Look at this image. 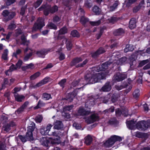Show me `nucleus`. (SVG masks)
Wrapping results in <instances>:
<instances>
[{
  "label": "nucleus",
  "mask_w": 150,
  "mask_h": 150,
  "mask_svg": "<svg viewBox=\"0 0 150 150\" xmlns=\"http://www.w3.org/2000/svg\"><path fill=\"white\" fill-rule=\"evenodd\" d=\"M99 117L96 114H93L91 115L86 120L88 124H91L99 120Z\"/></svg>",
  "instance_id": "nucleus-10"
},
{
  "label": "nucleus",
  "mask_w": 150,
  "mask_h": 150,
  "mask_svg": "<svg viewBox=\"0 0 150 150\" xmlns=\"http://www.w3.org/2000/svg\"><path fill=\"white\" fill-rule=\"evenodd\" d=\"M18 137L22 143H24L28 141V140L26 139V138L25 136H24L22 135H19Z\"/></svg>",
  "instance_id": "nucleus-60"
},
{
  "label": "nucleus",
  "mask_w": 150,
  "mask_h": 150,
  "mask_svg": "<svg viewBox=\"0 0 150 150\" xmlns=\"http://www.w3.org/2000/svg\"><path fill=\"white\" fill-rule=\"evenodd\" d=\"M106 51L104 48L100 47L95 52L91 54L92 57L93 58H95L98 57L100 54H103Z\"/></svg>",
  "instance_id": "nucleus-11"
},
{
  "label": "nucleus",
  "mask_w": 150,
  "mask_h": 150,
  "mask_svg": "<svg viewBox=\"0 0 150 150\" xmlns=\"http://www.w3.org/2000/svg\"><path fill=\"white\" fill-rule=\"evenodd\" d=\"M122 140L121 137L114 135L110 137L108 140L103 143L105 146L108 147H111L117 141H120Z\"/></svg>",
  "instance_id": "nucleus-3"
},
{
  "label": "nucleus",
  "mask_w": 150,
  "mask_h": 150,
  "mask_svg": "<svg viewBox=\"0 0 150 150\" xmlns=\"http://www.w3.org/2000/svg\"><path fill=\"white\" fill-rule=\"evenodd\" d=\"M93 12L96 15H99L100 14L101 12V10L98 6L95 5L92 8Z\"/></svg>",
  "instance_id": "nucleus-25"
},
{
  "label": "nucleus",
  "mask_w": 150,
  "mask_h": 150,
  "mask_svg": "<svg viewBox=\"0 0 150 150\" xmlns=\"http://www.w3.org/2000/svg\"><path fill=\"white\" fill-rule=\"evenodd\" d=\"M47 26L49 28L55 30H56L57 28V26L52 22L49 23Z\"/></svg>",
  "instance_id": "nucleus-40"
},
{
  "label": "nucleus",
  "mask_w": 150,
  "mask_h": 150,
  "mask_svg": "<svg viewBox=\"0 0 150 150\" xmlns=\"http://www.w3.org/2000/svg\"><path fill=\"white\" fill-rule=\"evenodd\" d=\"M73 107V105H68L65 107L63 109V112H66L70 111L72 109Z\"/></svg>",
  "instance_id": "nucleus-50"
},
{
  "label": "nucleus",
  "mask_w": 150,
  "mask_h": 150,
  "mask_svg": "<svg viewBox=\"0 0 150 150\" xmlns=\"http://www.w3.org/2000/svg\"><path fill=\"white\" fill-rule=\"evenodd\" d=\"M119 97V95L117 94H113L111 97V101L113 103L115 102L117 100Z\"/></svg>",
  "instance_id": "nucleus-37"
},
{
  "label": "nucleus",
  "mask_w": 150,
  "mask_h": 150,
  "mask_svg": "<svg viewBox=\"0 0 150 150\" xmlns=\"http://www.w3.org/2000/svg\"><path fill=\"white\" fill-rule=\"evenodd\" d=\"M106 28L105 26H103L100 28L99 33L96 35L97 39L98 40L100 38L104 32V30H106Z\"/></svg>",
  "instance_id": "nucleus-31"
},
{
  "label": "nucleus",
  "mask_w": 150,
  "mask_h": 150,
  "mask_svg": "<svg viewBox=\"0 0 150 150\" xmlns=\"http://www.w3.org/2000/svg\"><path fill=\"white\" fill-rule=\"evenodd\" d=\"M42 2V0H38L36 2L33 4V6L35 8H37L41 4Z\"/></svg>",
  "instance_id": "nucleus-59"
},
{
  "label": "nucleus",
  "mask_w": 150,
  "mask_h": 150,
  "mask_svg": "<svg viewBox=\"0 0 150 150\" xmlns=\"http://www.w3.org/2000/svg\"><path fill=\"white\" fill-rule=\"evenodd\" d=\"M135 136L139 138L147 139L148 137V134L147 133H142L140 132H136Z\"/></svg>",
  "instance_id": "nucleus-21"
},
{
  "label": "nucleus",
  "mask_w": 150,
  "mask_h": 150,
  "mask_svg": "<svg viewBox=\"0 0 150 150\" xmlns=\"http://www.w3.org/2000/svg\"><path fill=\"white\" fill-rule=\"evenodd\" d=\"M84 6L86 8H89L91 7L92 4L90 0H87L85 1Z\"/></svg>",
  "instance_id": "nucleus-46"
},
{
  "label": "nucleus",
  "mask_w": 150,
  "mask_h": 150,
  "mask_svg": "<svg viewBox=\"0 0 150 150\" xmlns=\"http://www.w3.org/2000/svg\"><path fill=\"white\" fill-rule=\"evenodd\" d=\"M16 125L15 123L13 121H11L8 123L4 124L2 127V129L5 132L7 133L11 130V127Z\"/></svg>",
  "instance_id": "nucleus-6"
},
{
  "label": "nucleus",
  "mask_w": 150,
  "mask_h": 150,
  "mask_svg": "<svg viewBox=\"0 0 150 150\" xmlns=\"http://www.w3.org/2000/svg\"><path fill=\"white\" fill-rule=\"evenodd\" d=\"M127 86H128L127 83H126L125 84L122 85L120 86L116 85L115 87L117 90L119 91V90H121L122 88H126Z\"/></svg>",
  "instance_id": "nucleus-55"
},
{
  "label": "nucleus",
  "mask_w": 150,
  "mask_h": 150,
  "mask_svg": "<svg viewBox=\"0 0 150 150\" xmlns=\"http://www.w3.org/2000/svg\"><path fill=\"white\" fill-rule=\"evenodd\" d=\"M88 60L87 59H86L82 63L79 64L77 65L76 66V67L77 68L81 67H83L84 65H86L88 62Z\"/></svg>",
  "instance_id": "nucleus-51"
},
{
  "label": "nucleus",
  "mask_w": 150,
  "mask_h": 150,
  "mask_svg": "<svg viewBox=\"0 0 150 150\" xmlns=\"http://www.w3.org/2000/svg\"><path fill=\"white\" fill-rule=\"evenodd\" d=\"M71 35L73 37L79 38L80 36V34L76 30H74L72 31L71 33Z\"/></svg>",
  "instance_id": "nucleus-35"
},
{
  "label": "nucleus",
  "mask_w": 150,
  "mask_h": 150,
  "mask_svg": "<svg viewBox=\"0 0 150 150\" xmlns=\"http://www.w3.org/2000/svg\"><path fill=\"white\" fill-rule=\"evenodd\" d=\"M105 75L100 72L95 74H88L84 76L85 80L88 83L93 84L98 82L101 79H105Z\"/></svg>",
  "instance_id": "nucleus-1"
},
{
  "label": "nucleus",
  "mask_w": 150,
  "mask_h": 150,
  "mask_svg": "<svg viewBox=\"0 0 150 150\" xmlns=\"http://www.w3.org/2000/svg\"><path fill=\"white\" fill-rule=\"evenodd\" d=\"M35 128V125L34 123L32 122L28 127L27 132L33 133V132Z\"/></svg>",
  "instance_id": "nucleus-30"
},
{
  "label": "nucleus",
  "mask_w": 150,
  "mask_h": 150,
  "mask_svg": "<svg viewBox=\"0 0 150 150\" xmlns=\"http://www.w3.org/2000/svg\"><path fill=\"white\" fill-rule=\"evenodd\" d=\"M59 140V138L54 139L52 140L51 142L48 140L45 139L42 142V144L46 147H48L50 146L51 145H52L56 144H58Z\"/></svg>",
  "instance_id": "nucleus-8"
},
{
  "label": "nucleus",
  "mask_w": 150,
  "mask_h": 150,
  "mask_svg": "<svg viewBox=\"0 0 150 150\" xmlns=\"http://www.w3.org/2000/svg\"><path fill=\"white\" fill-rule=\"evenodd\" d=\"M64 40L66 42V47L67 50L69 51L70 50L72 47V44L70 40H68L67 38H64Z\"/></svg>",
  "instance_id": "nucleus-26"
},
{
  "label": "nucleus",
  "mask_w": 150,
  "mask_h": 150,
  "mask_svg": "<svg viewBox=\"0 0 150 150\" xmlns=\"http://www.w3.org/2000/svg\"><path fill=\"white\" fill-rule=\"evenodd\" d=\"M39 11H43L44 14L45 16H47L50 13H53L58 11V7L55 5L52 7L49 5H42L38 9Z\"/></svg>",
  "instance_id": "nucleus-2"
},
{
  "label": "nucleus",
  "mask_w": 150,
  "mask_h": 150,
  "mask_svg": "<svg viewBox=\"0 0 150 150\" xmlns=\"http://www.w3.org/2000/svg\"><path fill=\"white\" fill-rule=\"evenodd\" d=\"M48 81V78H45L43 80L41 81L40 82L37 83L35 86L37 87H39L41 86L42 85L47 83Z\"/></svg>",
  "instance_id": "nucleus-34"
},
{
  "label": "nucleus",
  "mask_w": 150,
  "mask_h": 150,
  "mask_svg": "<svg viewBox=\"0 0 150 150\" xmlns=\"http://www.w3.org/2000/svg\"><path fill=\"white\" fill-rule=\"evenodd\" d=\"M101 23V20H100L96 22H90V23L92 25H100Z\"/></svg>",
  "instance_id": "nucleus-62"
},
{
  "label": "nucleus",
  "mask_w": 150,
  "mask_h": 150,
  "mask_svg": "<svg viewBox=\"0 0 150 150\" xmlns=\"http://www.w3.org/2000/svg\"><path fill=\"white\" fill-rule=\"evenodd\" d=\"M137 0H128V2L126 4V6L129 7L131 6V5L135 3Z\"/></svg>",
  "instance_id": "nucleus-57"
},
{
  "label": "nucleus",
  "mask_w": 150,
  "mask_h": 150,
  "mask_svg": "<svg viewBox=\"0 0 150 150\" xmlns=\"http://www.w3.org/2000/svg\"><path fill=\"white\" fill-rule=\"evenodd\" d=\"M16 15L15 12H10L8 16V20H11Z\"/></svg>",
  "instance_id": "nucleus-58"
},
{
  "label": "nucleus",
  "mask_w": 150,
  "mask_h": 150,
  "mask_svg": "<svg viewBox=\"0 0 150 150\" xmlns=\"http://www.w3.org/2000/svg\"><path fill=\"white\" fill-rule=\"evenodd\" d=\"M25 136L26 138V139H27L28 141H33L34 139L33 137V133L27 132L25 135Z\"/></svg>",
  "instance_id": "nucleus-33"
},
{
  "label": "nucleus",
  "mask_w": 150,
  "mask_h": 150,
  "mask_svg": "<svg viewBox=\"0 0 150 150\" xmlns=\"http://www.w3.org/2000/svg\"><path fill=\"white\" fill-rule=\"evenodd\" d=\"M136 57V55L134 54H132L129 57V59L130 61V66L133 65V62L135 60Z\"/></svg>",
  "instance_id": "nucleus-44"
},
{
  "label": "nucleus",
  "mask_w": 150,
  "mask_h": 150,
  "mask_svg": "<svg viewBox=\"0 0 150 150\" xmlns=\"http://www.w3.org/2000/svg\"><path fill=\"white\" fill-rule=\"evenodd\" d=\"M43 117L41 115H38L35 117V120L37 122L40 123L42 120Z\"/></svg>",
  "instance_id": "nucleus-54"
},
{
  "label": "nucleus",
  "mask_w": 150,
  "mask_h": 150,
  "mask_svg": "<svg viewBox=\"0 0 150 150\" xmlns=\"http://www.w3.org/2000/svg\"><path fill=\"white\" fill-rule=\"evenodd\" d=\"M150 127V120H144L138 122L136 124V128L139 130H145Z\"/></svg>",
  "instance_id": "nucleus-5"
},
{
  "label": "nucleus",
  "mask_w": 150,
  "mask_h": 150,
  "mask_svg": "<svg viewBox=\"0 0 150 150\" xmlns=\"http://www.w3.org/2000/svg\"><path fill=\"white\" fill-rule=\"evenodd\" d=\"M93 100L95 101L94 96H91L89 98V100L87 101V102L85 103V106L86 107H88V105L89 106V105L91 104L90 103H92Z\"/></svg>",
  "instance_id": "nucleus-42"
},
{
  "label": "nucleus",
  "mask_w": 150,
  "mask_h": 150,
  "mask_svg": "<svg viewBox=\"0 0 150 150\" xmlns=\"http://www.w3.org/2000/svg\"><path fill=\"white\" fill-rule=\"evenodd\" d=\"M81 81V79H79L78 80H74L71 83V85L74 87H76Z\"/></svg>",
  "instance_id": "nucleus-63"
},
{
  "label": "nucleus",
  "mask_w": 150,
  "mask_h": 150,
  "mask_svg": "<svg viewBox=\"0 0 150 150\" xmlns=\"http://www.w3.org/2000/svg\"><path fill=\"white\" fill-rule=\"evenodd\" d=\"M66 81L67 79H64L61 80L58 83V84L62 87V88H63L65 87Z\"/></svg>",
  "instance_id": "nucleus-48"
},
{
  "label": "nucleus",
  "mask_w": 150,
  "mask_h": 150,
  "mask_svg": "<svg viewBox=\"0 0 150 150\" xmlns=\"http://www.w3.org/2000/svg\"><path fill=\"white\" fill-rule=\"evenodd\" d=\"M29 103V102L28 101L25 102L22 105L16 110V112L18 114L24 111V109L27 107Z\"/></svg>",
  "instance_id": "nucleus-20"
},
{
  "label": "nucleus",
  "mask_w": 150,
  "mask_h": 150,
  "mask_svg": "<svg viewBox=\"0 0 150 150\" xmlns=\"http://www.w3.org/2000/svg\"><path fill=\"white\" fill-rule=\"evenodd\" d=\"M45 105V103H44L42 101L40 100L36 106L34 108L35 110L38 109L39 108H41L42 106H44Z\"/></svg>",
  "instance_id": "nucleus-38"
},
{
  "label": "nucleus",
  "mask_w": 150,
  "mask_h": 150,
  "mask_svg": "<svg viewBox=\"0 0 150 150\" xmlns=\"http://www.w3.org/2000/svg\"><path fill=\"white\" fill-rule=\"evenodd\" d=\"M112 63L108 61L106 62L100 66L101 71H104L105 70L108 69L109 66Z\"/></svg>",
  "instance_id": "nucleus-22"
},
{
  "label": "nucleus",
  "mask_w": 150,
  "mask_h": 150,
  "mask_svg": "<svg viewBox=\"0 0 150 150\" xmlns=\"http://www.w3.org/2000/svg\"><path fill=\"white\" fill-rule=\"evenodd\" d=\"M78 92L77 89H76L72 92L69 93L67 95V100L71 102L75 96L77 95Z\"/></svg>",
  "instance_id": "nucleus-12"
},
{
  "label": "nucleus",
  "mask_w": 150,
  "mask_h": 150,
  "mask_svg": "<svg viewBox=\"0 0 150 150\" xmlns=\"http://www.w3.org/2000/svg\"><path fill=\"white\" fill-rule=\"evenodd\" d=\"M54 129L57 130L62 129L63 128V125L61 121L57 120L54 124Z\"/></svg>",
  "instance_id": "nucleus-16"
},
{
  "label": "nucleus",
  "mask_w": 150,
  "mask_h": 150,
  "mask_svg": "<svg viewBox=\"0 0 150 150\" xmlns=\"http://www.w3.org/2000/svg\"><path fill=\"white\" fill-rule=\"evenodd\" d=\"M126 124L127 127L129 129H134L136 127V122L133 120L127 121Z\"/></svg>",
  "instance_id": "nucleus-15"
},
{
  "label": "nucleus",
  "mask_w": 150,
  "mask_h": 150,
  "mask_svg": "<svg viewBox=\"0 0 150 150\" xmlns=\"http://www.w3.org/2000/svg\"><path fill=\"white\" fill-rule=\"evenodd\" d=\"M21 44L24 45H26L27 46H28L29 44L30 43V41L29 40H27L25 36L23 35L21 36Z\"/></svg>",
  "instance_id": "nucleus-18"
},
{
  "label": "nucleus",
  "mask_w": 150,
  "mask_h": 150,
  "mask_svg": "<svg viewBox=\"0 0 150 150\" xmlns=\"http://www.w3.org/2000/svg\"><path fill=\"white\" fill-rule=\"evenodd\" d=\"M47 52V51L46 50L43 49L40 51H37L36 52V54L39 57L44 58Z\"/></svg>",
  "instance_id": "nucleus-19"
},
{
  "label": "nucleus",
  "mask_w": 150,
  "mask_h": 150,
  "mask_svg": "<svg viewBox=\"0 0 150 150\" xmlns=\"http://www.w3.org/2000/svg\"><path fill=\"white\" fill-rule=\"evenodd\" d=\"M42 97L45 98L46 100H48L50 98H51V95L46 93H45L42 94Z\"/></svg>",
  "instance_id": "nucleus-61"
},
{
  "label": "nucleus",
  "mask_w": 150,
  "mask_h": 150,
  "mask_svg": "<svg viewBox=\"0 0 150 150\" xmlns=\"http://www.w3.org/2000/svg\"><path fill=\"white\" fill-rule=\"evenodd\" d=\"M149 62V60L148 59H147L145 60H144L140 62L138 66L139 67H141L143 66L145 64L148 63Z\"/></svg>",
  "instance_id": "nucleus-53"
},
{
  "label": "nucleus",
  "mask_w": 150,
  "mask_h": 150,
  "mask_svg": "<svg viewBox=\"0 0 150 150\" xmlns=\"http://www.w3.org/2000/svg\"><path fill=\"white\" fill-rule=\"evenodd\" d=\"M80 21L83 25H84L88 21V20L87 18H86L84 16H82L81 17Z\"/></svg>",
  "instance_id": "nucleus-49"
},
{
  "label": "nucleus",
  "mask_w": 150,
  "mask_h": 150,
  "mask_svg": "<svg viewBox=\"0 0 150 150\" xmlns=\"http://www.w3.org/2000/svg\"><path fill=\"white\" fill-rule=\"evenodd\" d=\"M136 20L134 18H131L129 21V27L131 29L134 28L136 26Z\"/></svg>",
  "instance_id": "nucleus-23"
},
{
  "label": "nucleus",
  "mask_w": 150,
  "mask_h": 150,
  "mask_svg": "<svg viewBox=\"0 0 150 150\" xmlns=\"http://www.w3.org/2000/svg\"><path fill=\"white\" fill-rule=\"evenodd\" d=\"M108 123L110 125H116L118 124V121L115 117H112L109 120Z\"/></svg>",
  "instance_id": "nucleus-27"
},
{
  "label": "nucleus",
  "mask_w": 150,
  "mask_h": 150,
  "mask_svg": "<svg viewBox=\"0 0 150 150\" xmlns=\"http://www.w3.org/2000/svg\"><path fill=\"white\" fill-rule=\"evenodd\" d=\"M126 74L120 72L116 73L114 76V80L115 81H121L127 78Z\"/></svg>",
  "instance_id": "nucleus-9"
},
{
  "label": "nucleus",
  "mask_w": 150,
  "mask_h": 150,
  "mask_svg": "<svg viewBox=\"0 0 150 150\" xmlns=\"http://www.w3.org/2000/svg\"><path fill=\"white\" fill-rule=\"evenodd\" d=\"M100 69L101 67L100 66L93 67L91 68V73H89V74H97L96 73L97 72H98L101 71Z\"/></svg>",
  "instance_id": "nucleus-24"
},
{
  "label": "nucleus",
  "mask_w": 150,
  "mask_h": 150,
  "mask_svg": "<svg viewBox=\"0 0 150 150\" xmlns=\"http://www.w3.org/2000/svg\"><path fill=\"white\" fill-rule=\"evenodd\" d=\"M8 50L7 49L5 50L2 55V58L5 60H6L8 59Z\"/></svg>",
  "instance_id": "nucleus-41"
},
{
  "label": "nucleus",
  "mask_w": 150,
  "mask_h": 150,
  "mask_svg": "<svg viewBox=\"0 0 150 150\" xmlns=\"http://www.w3.org/2000/svg\"><path fill=\"white\" fill-rule=\"evenodd\" d=\"M67 33V29L65 26H64L59 30V34L64 35Z\"/></svg>",
  "instance_id": "nucleus-45"
},
{
  "label": "nucleus",
  "mask_w": 150,
  "mask_h": 150,
  "mask_svg": "<svg viewBox=\"0 0 150 150\" xmlns=\"http://www.w3.org/2000/svg\"><path fill=\"white\" fill-rule=\"evenodd\" d=\"M83 60V59L81 57H76L73 58L71 62L70 63V65L71 67H73L75 65L79 63Z\"/></svg>",
  "instance_id": "nucleus-17"
},
{
  "label": "nucleus",
  "mask_w": 150,
  "mask_h": 150,
  "mask_svg": "<svg viewBox=\"0 0 150 150\" xmlns=\"http://www.w3.org/2000/svg\"><path fill=\"white\" fill-rule=\"evenodd\" d=\"M23 32L20 28H19L15 30V36L17 37L20 35L22 34Z\"/></svg>",
  "instance_id": "nucleus-56"
},
{
  "label": "nucleus",
  "mask_w": 150,
  "mask_h": 150,
  "mask_svg": "<svg viewBox=\"0 0 150 150\" xmlns=\"http://www.w3.org/2000/svg\"><path fill=\"white\" fill-rule=\"evenodd\" d=\"M40 133L42 135H50L47 130H46L45 128H41L40 130Z\"/></svg>",
  "instance_id": "nucleus-52"
},
{
  "label": "nucleus",
  "mask_w": 150,
  "mask_h": 150,
  "mask_svg": "<svg viewBox=\"0 0 150 150\" xmlns=\"http://www.w3.org/2000/svg\"><path fill=\"white\" fill-rule=\"evenodd\" d=\"M91 112L90 111L86 110L83 108H79L78 110V112L76 114L77 116H85L87 115L90 114Z\"/></svg>",
  "instance_id": "nucleus-13"
},
{
  "label": "nucleus",
  "mask_w": 150,
  "mask_h": 150,
  "mask_svg": "<svg viewBox=\"0 0 150 150\" xmlns=\"http://www.w3.org/2000/svg\"><path fill=\"white\" fill-rule=\"evenodd\" d=\"M124 33V30L122 28H120L115 31L113 34L115 36L120 35Z\"/></svg>",
  "instance_id": "nucleus-32"
},
{
  "label": "nucleus",
  "mask_w": 150,
  "mask_h": 150,
  "mask_svg": "<svg viewBox=\"0 0 150 150\" xmlns=\"http://www.w3.org/2000/svg\"><path fill=\"white\" fill-rule=\"evenodd\" d=\"M133 96L135 99L138 98L140 96L139 90L138 89H135L133 93Z\"/></svg>",
  "instance_id": "nucleus-39"
},
{
  "label": "nucleus",
  "mask_w": 150,
  "mask_h": 150,
  "mask_svg": "<svg viewBox=\"0 0 150 150\" xmlns=\"http://www.w3.org/2000/svg\"><path fill=\"white\" fill-rule=\"evenodd\" d=\"M134 50L133 45H126V47L124 49V52H127L129 51H132Z\"/></svg>",
  "instance_id": "nucleus-36"
},
{
  "label": "nucleus",
  "mask_w": 150,
  "mask_h": 150,
  "mask_svg": "<svg viewBox=\"0 0 150 150\" xmlns=\"http://www.w3.org/2000/svg\"><path fill=\"white\" fill-rule=\"evenodd\" d=\"M118 19L116 17H111L110 18L108 19V21L110 23L114 24L116 23Z\"/></svg>",
  "instance_id": "nucleus-47"
},
{
  "label": "nucleus",
  "mask_w": 150,
  "mask_h": 150,
  "mask_svg": "<svg viewBox=\"0 0 150 150\" xmlns=\"http://www.w3.org/2000/svg\"><path fill=\"white\" fill-rule=\"evenodd\" d=\"M112 88V85L110 82H106L102 88L99 89L101 92H108Z\"/></svg>",
  "instance_id": "nucleus-7"
},
{
  "label": "nucleus",
  "mask_w": 150,
  "mask_h": 150,
  "mask_svg": "<svg viewBox=\"0 0 150 150\" xmlns=\"http://www.w3.org/2000/svg\"><path fill=\"white\" fill-rule=\"evenodd\" d=\"M92 141V138L90 135H88L85 138V143L87 145H90Z\"/></svg>",
  "instance_id": "nucleus-29"
},
{
  "label": "nucleus",
  "mask_w": 150,
  "mask_h": 150,
  "mask_svg": "<svg viewBox=\"0 0 150 150\" xmlns=\"http://www.w3.org/2000/svg\"><path fill=\"white\" fill-rule=\"evenodd\" d=\"M44 19L42 18H38L37 22L35 23L32 28L31 32L34 33L39 30H40L45 25Z\"/></svg>",
  "instance_id": "nucleus-4"
},
{
  "label": "nucleus",
  "mask_w": 150,
  "mask_h": 150,
  "mask_svg": "<svg viewBox=\"0 0 150 150\" xmlns=\"http://www.w3.org/2000/svg\"><path fill=\"white\" fill-rule=\"evenodd\" d=\"M40 74V73L39 72H38L35 73L33 75L30 76V79L31 80H33L39 76Z\"/></svg>",
  "instance_id": "nucleus-43"
},
{
  "label": "nucleus",
  "mask_w": 150,
  "mask_h": 150,
  "mask_svg": "<svg viewBox=\"0 0 150 150\" xmlns=\"http://www.w3.org/2000/svg\"><path fill=\"white\" fill-rule=\"evenodd\" d=\"M144 0H142L139 4L138 6L134 7L133 9V12L134 13H136L142 7V5L144 4Z\"/></svg>",
  "instance_id": "nucleus-28"
},
{
  "label": "nucleus",
  "mask_w": 150,
  "mask_h": 150,
  "mask_svg": "<svg viewBox=\"0 0 150 150\" xmlns=\"http://www.w3.org/2000/svg\"><path fill=\"white\" fill-rule=\"evenodd\" d=\"M8 121V118L5 116H3L2 118L1 123L4 125V124L6 123Z\"/></svg>",
  "instance_id": "nucleus-64"
},
{
  "label": "nucleus",
  "mask_w": 150,
  "mask_h": 150,
  "mask_svg": "<svg viewBox=\"0 0 150 150\" xmlns=\"http://www.w3.org/2000/svg\"><path fill=\"white\" fill-rule=\"evenodd\" d=\"M17 88H14V90L15 91V93L14 94V97L15 98V99L18 102H21L22 101V100H23L25 98V97L23 95H19L18 93H16V92L17 91Z\"/></svg>",
  "instance_id": "nucleus-14"
}]
</instances>
